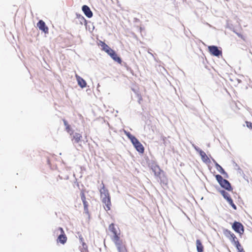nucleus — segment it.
I'll return each mask as SVG.
<instances>
[{
    "instance_id": "f257e3e1",
    "label": "nucleus",
    "mask_w": 252,
    "mask_h": 252,
    "mask_svg": "<svg viewBox=\"0 0 252 252\" xmlns=\"http://www.w3.org/2000/svg\"><path fill=\"white\" fill-rule=\"evenodd\" d=\"M101 43L102 49L107 53L114 61L119 63H122L121 58L118 56L114 50L109 47L105 42L101 41Z\"/></svg>"
},
{
    "instance_id": "f03ea898",
    "label": "nucleus",
    "mask_w": 252,
    "mask_h": 252,
    "mask_svg": "<svg viewBox=\"0 0 252 252\" xmlns=\"http://www.w3.org/2000/svg\"><path fill=\"white\" fill-rule=\"evenodd\" d=\"M215 177L217 181L221 188L228 191H232L233 188L231 184L228 180L223 179L222 177L219 174L215 175Z\"/></svg>"
},
{
    "instance_id": "7ed1b4c3",
    "label": "nucleus",
    "mask_w": 252,
    "mask_h": 252,
    "mask_svg": "<svg viewBox=\"0 0 252 252\" xmlns=\"http://www.w3.org/2000/svg\"><path fill=\"white\" fill-rule=\"evenodd\" d=\"M208 50L210 53L214 56L220 57L222 55L221 48L215 45H211L208 46Z\"/></svg>"
},
{
    "instance_id": "20e7f679",
    "label": "nucleus",
    "mask_w": 252,
    "mask_h": 252,
    "mask_svg": "<svg viewBox=\"0 0 252 252\" xmlns=\"http://www.w3.org/2000/svg\"><path fill=\"white\" fill-rule=\"evenodd\" d=\"M232 229L236 232L240 234V235L244 232V227L242 223L235 221L232 225Z\"/></svg>"
},
{
    "instance_id": "39448f33",
    "label": "nucleus",
    "mask_w": 252,
    "mask_h": 252,
    "mask_svg": "<svg viewBox=\"0 0 252 252\" xmlns=\"http://www.w3.org/2000/svg\"><path fill=\"white\" fill-rule=\"evenodd\" d=\"M131 142L138 152L141 154H143L144 152L143 146L136 137L131 141Z\"/></svg>"
},
{
    "instance_id": "423d86ee",
    "label": "nucleus",
    "mask_w": 252,
    "mask_h": 252,
    "mask_svg": "<svg viewBox=\"0 0 252 252\" xmlns=\"http://www.w3.org/2000/svg\"><path fill=\"white\" fill-rule=\"evenodd\" d=\"M57 233L58 231H60V234L58 236L57 241L62 244H64L67 241V237L64 233L63 229L62 227H59L56 230Z\"/></svg>"
},
{
    "instance_id": "0eeeda50",
    "label": "nucleus",
    "mask_w": 252,
    "mask_h": 252,
    "mask_svg": "<svg viewBox=\"0 0 252 252\" xmlns=\"http://www.w3.org/2000/svg\"><path fill=\"white\" fill-rule=\"evenodd\" d=\"M102 203L106 206L105 209L109 210L111 205L110 195H106V196H100Z\"/></svg>"
},
{
    "instance_id": "6e6552de",
    "label": "nucleus",
    "mask_w": 252,
    "mask_h": 252,
    "mask_svg": "<svg viewBox=\"0 0 252 252\" xmlns=\"http://www.w3.org/2000/svg\"><path fill=\"white\" fill-rule=\"evenodd\" d=\"M37 26L40 30L43 32L45 33H48V27L43 20H40L37 23Z\"/></svg>"
},
{
    "instance_id": "1a4fd4ad",
    "label": "nucleus",
    "mask_w": 252,
    "mask_h": 252,
    "mask_svg": "<svg viewBox=\"0 0 252 252\" xmlns=\"http://www.w3.org/2000/svg\"><path fill=\"white\" fill-rule=\"evenodd\" d=\"M82 10L86 15L89 18L92 17L93 16V12L91 10L90 8L87 5H84L82 7Z\"/></svg>"
},
{
    "instance_id": "9d476101",
    "label": "nucleus",
    "mask_w": 252,
    "mask_h": 252,
    "mask_svg": "<svg viewBox=\"0 0 252 252\" xmlns=\"http://www.w3.org/2000/svg\"><path fill=\"white\" fill-rule=\"evenodd\" d=\"M213 161L215 163V166L217 168V169L222 175H223L226 178H228V174L225 171V170L223 169V168L220 165H219L216 161L215 160H214V159H213Z\"/></svg>"
},
{
    "instance_id": "9b49d317",
    "label": "nucleus",
    "mask_w": 252,
    "mask_h": 252,
    "mask_svg": "<svg viewBox=\"0 0 252 252\" xmlns=\"http://www.w3.org/2000/svg\"><path fill=\"white\" fill-rule=\"evenodd\" d=\"M76 77L78 82V85L82 88H84L86 87L87 83L86 81L80 76L78 75H76Z\"/></svg>"
},
{
    "instance_id": "f8f14e48",
    "label": "nucleus",
    "mask_w": 252,
    "mask_h": 252,
    "mask_svg": "<svg viewBox=\"0 0 252 252\" xmlns=\"http://www.w3.org/2000/svg\"><path fill=\"white\" fill-rule=\"evenodd\" d=\"M115 244L119 252H126L125 247L122 246L121 240H120L119 241H118V242H115Z\"/></svg>"
},
{
    "instance_id": "ddd939ff",
    "label": "nucleus",
    "mask_w": 252,
    "mask_h": 252,
    "mask_svg": "<svg viewBox=\"0 0 252 252\" xmlns=\"http://www.w3.org/2000/svg\"><path fill=\"white\" fill-rule=\"evenodd\" d=\"M76 23L79 22V23L81 25H86L87 24V21L85 19V18L81 14L76 13Z\"/></svg>"
},
{
    "instance_id": "4468645a",
    "label": "nucleus",
    "mask_w": 252,
    "mask_h": 252,
    "mask_svg": "<svg viewBox=\"0 0 252 252\" xmlns=\"http://www.w3.org/2000/svg\"><path fill=\"white\" fill-rule=\"evenodd\" d=\"M199 155L201 156V159L205 163H209L211 162L210 159L204 151L202 153L201 152Z\"/></svg>"
},
{
    "instance_id": "2eb2a0df",
    "label": "nucleus",
    "mask_w": 252,
    "mask_h": 252,
    "mask_svg": "<svg viewBox=\"0 0 252 252\" xmlns=\"http://www.w3.org/2000/svg\"><path fill=\"white\" fill-rule=\"evenodd\" d=\"M102 187L100 189V196H106L109 194L107 189L105 188L104 184L102 183Z\"/></svg>"
},
{
    "instance_id": "dca6fc26",
    "label": "nucleus",
    "mask_w": 252,
    "mask_h": 252,
    "mask_svg": "<svg viewBox=\"0 0 252 252\" xmlns=\"http://www.w3.org/2000/svg\"><path fill=\"white\" fill-rule=\"evenodd\" d=\"M196 244L197 252H203L204 248L201 241L199 239H197L196 241Z\"/></svg>"
},
{
    "instance_id": "f3484780",
    "label": "nucleus",
    "mask_w": 252,
    "mask_h": 252,
    "mask_svg": "<svg viewBox=\"0 0 252 252\" xmlns=\"http://www.w3.org/2000/svg\"><path fill=\"white\" fill-rule=\"evenodd\" d=\"M152 169L153 171L154 172L155 175L156 176L158 177L160 175V172H161V170L159 168L158 166H153L152 167Z\"/></svg>"
},
{
    "instance_id": "a211bd4d",
    "label": "nucleus",
    "mask_w": 252,
    "mask_h": 252,
    "mask_svg": "<svg viewBox=\"0 0 252 252\" xmlns=\"http://www.w3.org/2000/svg\"><path fill=\"white\" fill-rule=\"evenodd\" d=\"M82 137V136L80 134L78 133H75L73 134V136L72 138V140L74 141V143H77L80 140V138Z\"/></svg>"
},
{
    "instance_id": "6ab92c4d",
    "label": "nucleus",
    "mask_w": 252,
    "mask_h": 252,
    "mask_svg": "<svg viewBox=\"0 0 252 252\" xmlns=\"http://www.w3.org/2000/svg\"><path fill=\"white\" fill-rule=\"evenodd\" d=\"M219 191L220 193V194L222 195L223 198L227 200L229 198H230L231 197L228 194L227 192H226L225 190L223 189H219L218 190Z\"/></svg>"
},
{
    "instance_id": "aec40b11",
    "label": "nucleus",
    "mask_w": 252,
    "mask_h": 252,
    "mask_svg": "<svg viewBox=\"0 0 252 252\" xmlns=\"http://www.w3.org/2000/svg\"><path fill=\"white\" fill-rule=\"evenodd\" d=\"M223 233L224 234V235L227 238H228L229 240H231V236H233V235L232 234H233V233H232L230 230H228L227 229H226V228H223Z\"/></svg>"
},
{
    "instance_id": "412c9836",
    "label": "nucleus",
    "mask_w": 252,
    "mask_h": 252,
    "mask_svg": "<svg viewBox=\"0 0 252 252\" xmlns=\"http://www.w3.org/2000/svg\"><path fill=\"white\" fill-rule=\"evenodd\" d=\"M233 163L234 169L236 170L240 174H244L243 170L241 169L239 166L235 161H233Z\"/></svg>"
},
{
    "instance_id": "4be33fe9",
    "label": "nucleus",
    "mask_w": 252,
    "mask_h": 252,
    "mask_svg": "<svg viewBox=\"0 0 252 252\" xmlns=\"http://www.w3.org/2000/svg\"><path fill=\"white\" fill-rule=\"evenodd\" d=\"M63 122L64 125L65 126L66 130L67 132L70 133L71 130L70 126L68 124L67 121H66L65 119L63 120Z\"/></svg>"
},
{
    "instance_id": "5701e85b",
    "label": "nucleus",
    "mask_w": 252,
    "mask_h": 252,
    "mask_svg": "<svg viewBox=\"0 0 252 252\" xmlns=\"http://www.w3.org/2000/svg\"><path fill=\"white\" fill-rule=\"evenodd\" d=\"M109 229L110 231H111L114 234H117V231L115 227V225L113 223H111L109 226Z\"/></svg>"
},
{
    "instance_id": "b1692460",
    "label": "nucleus",
    "mask_w": 252,
    "mask_h": 252,
    "mask_svg": "<svg viewBox=\"0 0 252 252\" xmlns=\"http://www.w3.org/2000/svg\"><path fill=\"white\" fill-rule=\"evenodd\" d=\"M125 133L128 137V138L130 140V141H132L134 139L136 138L135 136L132 135L129 132L125 130Z\"/></svg>"
},
{
    "instance_id": "393cba45",
    "label": "nucleus",
    "mask_w": 252,
    "mask_h": 252,
    "mask_svg": "<svg viewBox=\"0 0 252 252\" xmlns=\"http://www.w3.org/2000/svg\"><path fill=\"white\" fill-rule=\"evenodd\" d=\"M233 235V236H231L230 238H231V240L230 241L235 246L236 245V243L237 242H239L238 241V240H237V239L236 237V236L234 234H232Z\"/></svg>"
},
{
    "instance_id": "a878e982",
    "label": "nucleus",
    "mask_w": 252,
    "mask_h": 252,
    "mask_svg": "<svg viewBox=\"0 0 252 252\" xmlns=\"http://www.w3.org/2000/svg\"><path fill=\"white\" fill-rule=\"evenodd\" d=\"M82 202L83 204L84 209V211H85V213L88 214L89 213V210H88L89 204H88V202L87 201V200H86V201H83Z\"/></svg>"
},
{
    "instance_id": "bb28decb",
    "label": "nucleus",
    "mask_w": 252,
    "mask_h": 252,
    "mask_svg": "<svg viewBox=\"0 0 252 252\" xmlns=\"http://www.w3.org/2000/svg\"><path fill=\"white\" fill-rule=\"evenodd\" d=\"M227 202H228V203L231 205V206L234 209V210H236L237 209V206H236V205L233 203V200L230 197V198H229L228 199H227Z\"/></svg>"
},
{
    "instance_id": "cd10ccee",
    "label": "nucleus",
    "mask_w": 252,
    "mask_h": 252,
    "mask_svg": "<svg viewBox=\"0 0 252 252\" xmlns=\"http://www.w3.org/2000/svg\"><path fill=\"white\" fill-rule=\"evenodd\" d=\"M77 234H79V239L80 242L81 243L83 246H84L85 245V243L84 242V238H83V236H82L81 234L79 232H78L77 233Z\"/></svg>"
},
{
    "instance_id": "c85d7f7f",
    "label": "nucleus",
    "mask_w": 252,
    "mask_h": 252,
    "mask_svg": "<svg viewBox=\"0 0 252 252\" xmlns=\"http://www.w3.org/2000/svg\"><path fill=\"white\" fill-rule=\"evenodd\" d=\"M80 197L82 202L86 200L84 189H82L81 191Z\"/></svg>"
},
{
    "instance_id": "c756f323",
    "label": "nucleus",
    "mask_w": 252,
    "mask_h": 252,
    "mask_svg": "<svg viewBox=\"0 0 252 252\" xmlns=\"http://www.w3.org/2000/svg\"><path fill=\"white\" fill-rule=\"evenodd\" d=\"M235 247L236 248V249L238 251V252H239L241 251V250H244L243 247H242L241 244L240 243V242L236 243V245L235 246Z\"/></svg>"
},
{
    "instance_id": "7c9ffc66",
    "label": "nucleus",
    "mask_w": 252,
    "mask_h": 252,
    "mask_svg": "<svg viewBox=\"0 0 252 252\" xmlns=\"http://www.w3.org/2000/svg\"><path fill=\"white\" fill-rule=\"evenodd\" d=\"M120 240V237L118 236V233L116 234H114V238L113 239V241L115 243V242H118Z\"/></svg>"
},
{
    "instance_id": "2f4dec72",
    "label": "nucleus",
    "mask_w": 252,
    "mask_h": 252,
    "mask_svg": "<svg viewBox=\"0 0 252 252\" xmlns=\"http://www.w3.org/2000/svg\"><path fill=\"white\" fill-rule=\"evenodd\" d=\"M246 126L248 127H249L251 129H252V123H251L250 122L246 121Z\"/></svg>"
},
{
    "instance_id": "473e14b6",
    "label": "nucleus",
    "mask_w": 252,
    "mask_h": 252,
    "mask_svg": "<svg viewBox=\"0 0 252 252\" xmlns=\"http://www.w3.org/2000/svg\"><path fill=\"white\" fill-rule=\"evenodd\" d=\"M137 96L138 98V102L139 104H140L141 101L142 100V97L141 95L139 94H137Z\"/></svg>"
},
{
    "instance_id": "72a5a7b5",
    "label": "nucleus",
    "mask_w": 252,
    "mask_h": 252,
    "mask_svg": "<svg viewBox=\"0 0 252 252\" xmlns=\"http://www.w3.org/2000/svg\"><path fill=\"white\" fill-rule=\"evenodd\" d=\"M194 149L199 154L201 153V152L202 153L203 152V151L201 149H200L199 147H198L197 146L194 147Z\"/></svg>"
},
{
    "instance_id": "f704fd0d",
    "label": "nucleus",
    "mask_w": 252,
    "mask_h": 252,
    "mask_svg": "<svg viewBox=\"0 0 252 252\" xmlns=\"http://www.w3.org/2000/svg\"><path fill=\"white\" fill-rule=\"evenodd\" d=\"M233 32L239 37H241V38H242V35L241 34H240V33L239 32H236L235 31H233Z\"/></svg>"
},
{
    "instance_id": "c9c22d12",
    "label": "nucleus",
    "mask_w": 252,
    "mask_h": 252,
    "mask_svg": "<svg viewBox=\"0 0 252 252\" xmlns=\"http://www.w3.org/2000/svg\"><path fill=\"white\" fill-rule=\"evenodd\" d=\"M132 90L137 94H138L137 91L134 89H132Z\"/></svg>"
},
{
    "instance_id": "e433bc0d",
    "label": "nucleus",
    "mask_w": 252,
    "mask_h": 252,
    "mask_svg": "<svg viewBox=\"0 0 252 252\" xmlns=\"http://www.w3.org/2000/svg\"><path fill=\"white\" fill-rule=\"evenodd\" d=\"M192 146L193 147V148H194V147H196V146L195 145H194V144H192Z\"/></svg>"
},
{
    "instance_id": "4c0bfd02",
    "label": "nucleus",
    "mask_w": 252,
    "mask_h": 252,
    "mask_svg": "<svg viewBox=\"0 0 252 252\" xmlns=\"http://www.w3.org/2000/svg\"><path fill=\"white\" fill-rule=\"evenodd\" d=\"M239 252H245L244 250H241V251Z\"/></svg>"
}]
</instances>
